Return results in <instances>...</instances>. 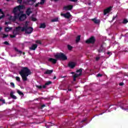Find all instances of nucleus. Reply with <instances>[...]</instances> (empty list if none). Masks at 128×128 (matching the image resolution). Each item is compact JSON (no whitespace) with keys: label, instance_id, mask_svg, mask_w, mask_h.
I'll return each mask as SVG.
<instances>
[{"label":"nucleus","instance_id":"f257e3e1","mask_svg":"<svg viewBox=\"0 0 128 128\" xmlns=\"http://www.w3.org/2000/svg\"><path fill=\"white\" fill-rule=\"evenodd\" d=\"M16 34H18V32H25V34H30L34 31V28L30 26H28L27 24H26L24 26H18L16 28Z\"/></svg>","mask_w":128,"mask_h":128},{"label":"nucleus","instance_id":"f03ea898","mask_svg":"<svg viewBox=\"0 0 128 128\" xmlns=\"http://www.w3.org/2000/svg\"><path fill=\"white\" fill-rule=\"evenodd\" d=\"M19 74L22 76V78L24 82L28 80V76L32 74V72L28 67H22L20 71L19 72Z\"/></svg>","mask_w":128,"mask_h":128},{"label":"nucleus","instance_id":"7ed1b4c3","mask_svg":"<svg viewBox=\"0 0 128 128\" xmlns=\"http://www.w3.org/2000/svg\"><path fill=\"white\" fill-rule=\"evenodd\" d=\"M54 58L56 59L50 58L48 60V61L52 62L54 64H56V62H58L57 60H68L66 56L62 52L58 53L54 55Z\"/></svg>","mask_w":128,"mask_h":128},{"label":"nucleus","instance_id":"20e7f679","mask_svg":"<svg viewBox=\"0 0 128 128\" xmlns=\"http://www.w3.org/2000/svg\"><path fill=\"white\" fill-rule=\"evenodd\" d=\"M18 18L20 22H24L26 18V14H23L22 12L18 13L17 15L15 16L14 20H18Z\"/></svg>","mask_w":128,"mask_h":128},{"label":"nucleus","instance_id":"39448f33","mask_svg":"<svg viewBox=\"0 0 128 128\" xmlns=\"http://www.w3.org/2000/svg\"><path fill=\"white\" fill-rule=\"evenodd\" d=\"M24 6H22V5H19L18 6H17L16 7H15L14 9H13V14H14V16H17L18 14V12H20V10H22L24 9Z\"/></svg>","mask_w":128,"mask_h":128},{"label":"nucleus","instance_id":"423d86ee","mask_svg":"<svg viewBox=\"0 0 128 128\" xmlns=\"http://www.w3.org/2000/svg\"><path fill=\"white\" fill-rule=\"evenodd\" d=\"M52 84V81H48L46 82L44 85L42 86H38L36 85V86L37 88H38L39 90H42V88H46V86H49V84Z\"/></svg>","mask_w":128,"mask_h":128},{"label":"nucleus","instance_id":"0eeeda50","mask_svg":"<svg viewBox=\"0 0 128 128\" xmlns=\"http://www.w3.org/2000/svg\"><path fill=\"white\" fill-rule=\"evenodd\" d=\"M86 44H94L96 42V38L94 36H92L90 38L86 41Z\"/></svg>","mask_w":128,"mask_h":128},{"label":"nucleus","instance_id":"6e6552de","mask_svg":"<svg viewBox=\"0 0 128 128\" xmlns=\"http://www.w3.org/2000/svg\"><path fill=\"white\" fill-rule=\"evenodd\" d=\"M60 15L62 16H64V18H67L68 20H69V18H70L72 17V14H70V12H67L66 14H61Z\"/></svg>","mask_w":128,"mask_h":128},{"label":"nucleus","instance_id":"1a4fd4ad","mask_svg":"<svg viewBox=\"0 0 128 128\" xmlns=\"http://www.w3.org/2000/svg\"><path fill=\"white\" fill-rule=\"evenodd\" d=\"M74 8V6L72 5H68L66 6H64L63 8L64 10H72Z\"/></svg>","mask_w":128,"mask_h":128},{"label":"nucleus","instance_id":"9d476101","mask_svg":"<svg viewBox=\"0 0 128 128\" xmlns=\"http://www.w3.org/2000/svg\"><path fill=\"white\" fill-rule=\"evenodd\" d=\"M110 10H112V6L108 7V8L105 9L104 11V14L106 16L108 12H110Z\"/></svg>","mask_w":128,"mask_h":128},{"label":"nucleus","instance_id":"9b49d317","mask_svg":"<svg viewBox=\"0 0 128 128\" xmlns=\"http://www.w3.org/2000/svg\"><path fill=\"white\" fill-rule=\"evenodd\" d=\"M106 50V48L104 47V44H101L100 48L98 50V52L100 53V52H104Z\"/></svg>","mask_w":128,"mask_h":128},{"label":"nucleus","instance_id":"f8f14e48","mask_svg":"<svg viewBox=\"0 0 128 128\" xmlns=\"http://www.w3.org/2000/svg\"><path fill=\"white\" fill-rule=\"evenodd\" d=\"M68 66L70 68H74V66H76V64L74 62H70L68 64Z\"/></svg>","mask_w":128,"mask_h":128},{"label":"nucleus","instance_id":"ddd939ff","mask_svg":"<svg viewBox=\"0 0 128 128\" xmlns=\"http://www.w3.org/2000/svg\"><path fill=\"white\" fill-rule=\"evenodd\" d=\"M82 76V74H75L73 76V80L76 82V78H78V76Z\"/></svg>","mask_w":128,"mask_h":128},{"label":"nucleus","instance_id":"4468645a","mask_svg":"<svg viewBox=\"0 0 128 128\" xmlns=\"http://www.w3.org/2000/svg\"><path fill=\"white\" fill-rule=\"evenodd\" d=\"M38 48V44H33L30 48V50H36V49Z\"/></svg>","mask_w":128,"mask_h":128},{"label":"nucleus","instance_id":"2eb2a0df","mask_svg":"<svg viewBox=\"0 0 128 128\" xmlns=\"http://www.w3.org/2000/svg\"><path fill=\"white\" fill-rule=\"evenodd\" d=\"M14 92H10V96L11 98H13V100H16L17 98L16 97V96H14Z\"/></svg>","mask_w":128,"mask_h":128},{"label":"nucleus","instance_id":"dca6fc26","mask_svg":"<svg viewBox=\"0 0 128 128\" xmlns=\"http://www.w3.org/2000/svg\"><path fill=\"white\" fill-rule=\"evenodd\" d=\"M92 21L94 22L96 24H99L100 22V20H97L96 18L92 19Z\"/></svg>","mask_w":128,"mask_h":128},{"label":"nucleus","instance_id":"f3484780","mask_svg":"<svg viewBox=\"0 0 128 128\" xmlns=\"http://www.w3.org/2000/svg\"><path fill=\"white\" fill-rule=\"evenodd\" d=\"M16 29L15 30H14L13 34H14V35H10V38H16V34H20V32H18V34H16Z\"/></svg>","mask_w":128,"mask_h":128},{"label":"nucleus","instance_id":"a211bd4d","mask_svg":"<svg viewBox=\"0 0 128 128\" xmlns=\"http://www.w3.org/2000/svg\"><path fill=\"white\" fill-rule=\"evenodd\" d=\"M14 50H16V52H18V54H22L24 55L26 54V52H23L22 50H20L16 48H14Z\"/></svg>","mask_w":128,"mask_h":128},{"label":"nucleus","instance_id":"6ab92c4d","mask_svg":"<svg viewBox=\"0 0 128 128\" xmlns=\"http://www.w3.org/2000/svg\"><path fill=\"white\" fill-rule=\"evenodd\" d=\"M32 12L30 10V8H28L26 10V14H27V16H30Z\"/></svg>","mask_w":128,"mask_h":128},{"label":"nucleus","instance_id":"aec40b11","mask_svg":"<svg viewBox=\"0 0 128 128\" xmlns=\"http://www.w3.org/2000/svg\"><path fill=\"white\" fill-rule=\"evenodd\" d=\"M5 30V32H10V30H12V27H6L4 28Z\"/></svg>","mask_w":128,"mask_h":128},{"label":"nucleus","instance_id":"412c9836","mask_svg":"<svg viewBox=\"0 0 128 128\" xmlns=\"http://www.w3.org/2000/svg\"><path fill=\"white\" fill-rule=\"evenodd\" d=\"M46 25L45 23H42L40 24V28H46Z\"/></svg>","mask_w":128,"mask_h":128},{"label":"nucleus","instance_id":"4be33fe9","mask_svg":"<svg viewBox=\"0 0 128 128\" xmlns=\"http://www.w3.org/2000/svg\"><path fill=\"white\" fill-rule=\"evenodd\" d=\"M54 72L53 70H48L44 72L45 74H52V72Z\"/></svg>","mask_w":128,"mask_h":128},{"label":"nucleus","instance_id":"5701e85b","mask_svg":"<svg viewBox=\"0 0 128 128\" xmlns=\"http://www.w3.org/2000/svg\"><path fill=\"white\" fill-rule=\"evenodd\" d=\"M80 40V35H78L76 38V44H78V42H79Z\"/></svg>","mask_w":128,"mask_h":128},{"label":"nucleus","instance_id":"b1692460","mask_svg":"<svg viewBox=\"0 0 128 128\" xmlns=\"http://www.w3.org/2000/svg\"><path fill=\"white\" fill-rule=\"evenodd\" d=\"M14 18H16V15H14V16H10L9 20H12L13 22H15V20H14Z\"/></svg>","mask_w":128,"mask_h":128},{"label":"nucleus","instance_id":"393cba45","mask_svg":"<svg viewBox=\"0 0 128 128\" xmlns=\"http://www.w3.org/2000/svg\"><path fill=\"white\" fill-rule=\"evenodd\" d=\"M72 48H73V47L72 46H70V44L68 45V50H72Z\"/></svg>","mask_w":128,"mask_h":128},{"label":"nucleus","instance_id":"a878e982","mask_svg":"<svg viewBox=\"0 0 128 128\" xmlns=\"http://www.w3.org/2000/svg\"><path fill=\"white\" fill-rule=\"evenodd\" d=\"M58 18H54L52 20L51 22H58Z\"/></svg>","mask_w":128,"mask_h":128},{"label":"nucleus","instance_id":"bb28decb","mask_svg":"<svg viewBox=\"0 0 128 128\" xmlns=\"http://www.w3.org/2000/svg\"><path fill=\"white\" fill-rule=\"evenodd\" d=\"M17 92L18 94H20V96H24V93H22V92L20 90H18Z\"/></svg>","mask_w":128,"mask_h":128},{"label":"nucleus","instance_id":"cd10ccee","mask_svg":"<svg viewBox=\"0 0 128 128\" xmlns=\"http://www.w3.org/2000/svg\"><path fill=\"white\" fill-rule=\"evenodd\" d=\"M128 20L124 19L123 20L122 24H128Z\"/></svg>","mask_w":128,"mask_h":128},{"label":"nucleus","instance_id":"c85d7f7f","mask_svg":"<svg viewBox=\"0 0 128 128\" xmlns=\"http://www.w3.org/2000/svg\"><path fill=\"white\" fill-rule=\"evenodd\" d=\"M31 19H32V22H36V20H38L36 19V18H34V17H31Z\"/></svg>","mask_w":128,"mask_h":128},{"label":"nucleus","instance_id":"c756f323","mask_svg":"<svg viewBox=\"0 0 128 128\" xmlns=\"http://www.w3.org/2000/svg\"><path fill=\"white\" fill-rule=\"evenodd\" d=\"M76 72H80V74H82V69L80 68V70H77Z\"/></svg>","mask_w":128,"mask_h":128},{"label":"nucleus","instance_id":"7c9ffc66","mask_svg":"<svg viewBox=\"0 0 128 128\" xmlns=\"http://www.w3.org/2000/svg\"><path fill=\"white\" fill-rule=\"evenodd\" d=\"M2 38H8V34H2Z\"/></svg>","mask_w":128,"mask_h":128},{"label":"nucleus","instance_id":"2f4dec72","mask_svg":"<svg viewBox=\"0 0 128 128\" xmlns=\"http://www.w3.org/2000/svg\"><path fill=\"white\" fill-rule=\"evenodd\" d=\"M16 80H17V82H20V78L18 76H16Z\"/></svg>","mask_w":128,"mask_h":128},{"label":"nucleus","instance_id":"473e14b6","mask_svg":"<svg viewBox=\"0 0 128 128\" xmlns=\"http://www.w3.org/2000/svg\"><path fill=\"white\" fill-rule=\"evenodd\" d=\"M0 102H2V104H6V100L4 99L0 98Z\"/></svg>","mask_w":128,"mask_h":128},{"label":"nucleus","instance_id":"72a5a7b5","mask_svg":"<svg viewBox=\"0 0 128 128\" xmlns=\"http://www.w3.org/2000/svg\"><path fill=\"white\" fill-rule=\"evenodd\" d=\"M40 4H44V0H41L40 2Z\"/></svg>","mask_w":128,"mask_h":128},{"label":"nucleus","instance_id":"f704fd0d","mask_svg":"<svg viewBox=\"0 0 128 128\" xmlns=\"http://www.w3.org/2000/svg\"><path fill=\"white\" fill-rule=\"evenodd\" d=\"M10 86H12V88H14V82H12L10 83Z\"/></svg>","mask_w":128,"mask_h":128},{"label":"nucleus","instance_id":"c9c22d12","mask_svg":"<svg viewBox=\"0 0 128 128\" xmlns=\"http://www.w3.org/2000/svg\"><path fill=\"white\" fill-rule=\"evenodd\" d=\"M36 2V0H28L27 2Z\"/></svg>","mask_w":128,"mask_h":128},{"label":"nucleus","instance_id":"e433bc0d","mask_svg":"<svg viewBox=\"0 0 128 128\" xmlns=\"http://www.w3.org/2000/svg\"><path fill=\"white\" fill-rule=\"evenodd\" d=\"M4 16H6V15H4V13L2 16H0V20H2V18H4Z\"/></svg>","mask_w":128,"mask_h":128},{"label":"nucleus","instance_id":"4c0bfd02","mask_svg":"<svg viewBox=\"0 0 128 128\" xmlns=\"http://www.w3.org/2000/svg\"><path fill=\"white\" fill-rule=\"evenodd\" d=\"M36 44H42V42L40 40H36Z\"/></svg>","mask_w":128,"mask_h":128},{"label":"nucleus","instance_id":"58836bf2","mask_svg":"<svg viewBox=\"0 0 128 128\" xmlns=\"http://www.w3.org/2000/svg\"><path fill=\"white\" fill-rule=\"evenodd\" d=\"M4 44H6V46H10V43L8 42L7 41H6L4 42Z\"/></svg>","mask_w":128,"mask_h":128},{"label":"nucleus","instance_id":"ea45409f","mask_svg":"<svg viewBox=\"0 0 128 128\" xmlns=\"http://www.w3.org/2000/svg\"><path fill=\"white\" fill-rule=\"evenodd\" d=\"M40 4V2H38L37 4H36L35 5V8H38V6Z\"/></svg>","mask_w":128,"mask_h":128},{"label":"nucleus","instance_id":"a19ab883","mask_svg":"<svg viewBox=\"0 0 128 128\" xmlns=\"http://www.w3.org/2000/svg\"><path fill=\"white\" fill-rule=\"evenodd\" d=\"M17 2L18 4H22V0H18Z\"/></svg>","mask_w":128,"mask_h":128},{"label":"nucleus","instance_id":"79ce46f5","mask_svg":"<svg viewBox=\"0 0 128 128\" xmlns=\"http://www.w3.org/2000/svg\"><path fill=\"white\" fill-rule=\"evenodd\" d=\"M70 2H76L78 0H69Z\"/></svg>","mask_w":128,"mask_h":128},{"label":"nucleus","instance_id":"37998d69","mask_svg":"<svg viewBox=\"0 0 128 128\" xmlns=\"http://www.w3.org/2000/svg\"><path fill=\"white\" fill-rule=\"evenodd\" d=\"M96 76H98V77L102 76V74H98L96 75Z\"/></svg>","mask_w":128,"mask_h":128},{"label":"nucleus","instance_id":"c03bdc74","mask_svg":"<svg viewBox=\"0 0 128 128\" xmlns=\"http://www.w3.org/2000/svg\"><path fill=\"white\" fill-rule=\"evenodd\" d=\"M0 14H4V12L2 11V9H0Z\"/></svg>","mask_w":128,"mask_h":128},{"label":"nucleus","instance_id":"a18cd8bd","mask_svg":"<svg viewBox=\"0 0 128 128\" xmlns=\"http://www.w3.org/2000/svg\"><path fill=\"white\" fill-rule=\"evenodd\" d=\"M100 60V57H96V62H98V60Z\"/></svg>","mask_w":128,"mask_h":128},{"label":"nucleus","instance_id":"49530a36","mask_svg":"<svg viewBox=\"0 0 128 128\" xmlns=\"http://www.w3.org/2000/svg\"><path fill=\"white\" fill-rule=\"evenodd\" d=\"M46 107V105L45 104H42L41 106V108H44Z\"/></svg>","mask_w":128,"mask_h":128},{"label":"nucleus","instance_id":"de8ad7c7","mask_svg":"<svg viewBox=\"0 0 128 128\" xmlns=\"http://www.w3.org/2000/svg\"><path fill=\"white\" fill-rule=\"evenodd\" d=\"M124 85V82H120L119 84V86H122Z\"/></svg>","mask_w":128,"mask_h":128},{"label":"nucleus","instance_id":"09e8293b","mask_svg":"<svg viewBox=\"0 0 128 128\" xmlns=\"http://www.w3.org/2000/svg\"><path fill=\"white\" fill-rule=\"evenodd\" d=\"M86 122V120H82L81 122Z\"/></svg>","mask_w":128,"mask_h":128},{"label":"nucleus","instance_id":"8fccbe9b","mask_svg":"<svg viewBox=\"0 0 128 128\" xmlns=\"http://www.w3.org/2000/svg\"><path fill=\"white\" fill-rule=\"evenodd\" d=\"M66 78V76H61V78Z\"/></svg>","mask_w":128,"mask_h":128},{"label":"nucleus","instance_id":"3c124183","mask_svg":"<svg viewBox=\"0 0 128 128\" xmlns=\"http://www.w3.org/2000/svg\"><path fill=\"white\" fill-rule=\"evenodd\" d=\"M111 52H107V54H108V56H110V54Z\"/></svg>","mask_w":128,"mask_h":128},{"label":"nucleus","instance_id":"603ef678","mask_svg":"<svg viewBox=\"0 0 128 128\" xmlns=\"http://www.w3.org/2000/svg\"><path fill=\"white\" fill-rule=\"evenodd\" d=\"M10 24V22H6L5 24Z\"/></svg>","mask_w":128,"mask_h":128},{"label":"nucleus","instance_id":"864d4df0","mask_svg":"<svg viewBox=\"0 0 128 128\" xmlns=\"http://www.w3.org/2000/svg\"><path fill=\"white\" fill-rule=\"evenodd\" d=\"M2 27H0V32H2Z\"/></svg>","mask_w":128,"mask_h":128},{"label":"nucleus","instance_id":"5fc2aeb1","mask_svg":"<svg viewBox=\"0 0 128 128\" xmlns=\"http://www.w3.org/2000/svg\"><path fill=\"white\" fill-rule=\"evenodd\" d=\"M56 76H54L53 80H56Z\"/></svg>","mask_w":128,"mask_h":128},{"label":"nucleus","instance_id":"6e6d98bb","mask_svg":"<svg viewBox=\"0 0 128 128\" xmlns=\"http://www.w3.org/2000/svg\"><path fill=\"white\" fill-rule=\"evenodd\" d=\"M116 19V16H114L113 18H112V20H115Z\"/></svg>","mask_w":128,"mask_h":128},{"label":"nucleus","instance_id":"4d7b16f0","mask_svg":"<svg viewBox=\"0 0 128 128\" xmlns=\"http://www.w3.org/2000/svg\"><path fill=\"white\" fill-rule=\"evenodd\" d=\"M88 6H90L92 4L90 2L88 3Z\"/></svg>","mask_w":128,"mask_h":128},{"label":"nucleus","instance_id":"13d9d810","mask_svg":"<svg viewBox=\"0 0 128 128\" xmlns=\"http://www.w3.org/2000/svg\"><path fill=\"white\" fill-rule=\"evenodd\" d=\"M68 90L69 92H72V89H69Z\"/></svg>","mask_w":128,"mask_h":128},{"label":"nucleus","instance_id":"bf43d9fd","mask_svg":"<svg viewBox=\"0 0 128 128\" xmlns=\"http://www.w3.org/2000/svg\"><path fill=\"white\" fill-rule=\"evenodd\" d=\"M121 108L122 109V110H124V107H121Z\"/></svg>","mask_w":128,"mask_h":128},{"label":"nucleus","instance_id":"052dcab7","mask_svg":"<svg viewBox=\"0 0 128 128\" xmlns=\"http://www.w3.org/2000/svg\"><path fill=\"white\" fill-rule=\"evenodd\" d=\"M10 0H6V2H10Z\"/></svg>","mask_w":128,"mask_h":128},{"label":"nucleus","instance_id":"680f3d73","mask_svg":"<svg viewBox=\"0 0 128 128\" xmlns=\"http://www.w3.org/2000/svg\"><path fill=\"white\" fill-rule=\"evenodd\" d=\"M112 106V105H110L109 108H110V106Z\"/></svg>","mask_w":128,"mask_h":128},{"label":"nucleus","instance_id":"e2e57ef3","mask_svg":"<svg viewBox=\"0 0 128 128\" xmlns=\"http://www.w3.org/2000/svg\"><path fill=\"white\" fill-rule=\"evenodd\" d=\"M102 113L100 114V115H102Z\"/></svg>","mask_w":128,"mask_h":128},{"label":"nucleus","instance_id":"0e129e2a","mask_svg":"<svg viewBox=\"0 0 128 128\" xmlns=\"http://www.w3.org/2000/svg\"><path fill=\"white\" fill-rule=\"evenodd\" d=\"M32 4H31V6L32 5Z\"/></svg>","mask_w":128,"mask_h":128},{"label":"nucleus","instance_id":"69168bd1","mask_svg":"<svg viewBox=\"0 0 128 128\" xmlns=\"http://www.w3.org/2000/svg\"><path fill=\"white\" fill-rule=\"evenodd\" d=\"M126 66H127V67H128V65H126Z\"/></svg>","mask_w":128,"mask_h":128}]
</instances>
